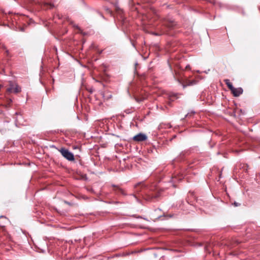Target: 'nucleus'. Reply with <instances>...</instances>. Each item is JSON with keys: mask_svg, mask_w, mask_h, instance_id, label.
Wrapping results in <instances>:
<instances>
[{"mask_svg": "<svg viewBox=\"0 0 260 260\" xmlns=\"http://www.w3.org/2000/svg\"><path fill=\"white\" fill-rule=\"evenodd\" d=\"M9 86V87L7 88V91L9 93H17L21 91V87L16 82L10 81Z\"/></svg>", "mask_w": 260, "mask_h": 260, "instance_id": "f257e3e1", "label": "nucleus"}, {"mask_svg": "<svg viewBox=\"0 0 260 260\" xmlns=\"http://www.w3.org/2000/svg\"><path fill=\"white\" fill-rule=\"evenodd\" d=\"M62 155L69 160H74V156L73 154L68 150L62 148L59 150Z\"/></svg>", "mask_w": 260, "mask_h": 260, "instance_id": "f03ea898", "label": "nucleus"}, {"mask_svg": "<svg viewBox=\"0 0 260 260\" xmlns=\"http://www.w3.org/2000/svg\"><path fill=\"white\" fill-rule=\"evenodd\" d=\"M179 83L181 84L183 87L184 88L188 86H192L197 83V81L194 79L190 80L188 78H185L182 81L178 80Z\"/></svg>", "mask_w": 260, "mask_h": 260, "instance_id": "7ed1b4c3", "label": "nucleus"}, {"mask_svg": "<svg viewBox=\"0 0 260 260\" xmlns=\"http://www.w3.org/2000/svg\"><path fill=\"white\" fill-rule=\"evenodd\" d=\"M147 136L143 134L140 133L133 137V140L137 142H142L147 139Z\"/></svg>", "mask_w": 260, "mask_h": 260, "instance_id": "20e7f679", "label": "nucleus"}, {"mask_svg": "<svg viewBox=\"0 0 260 260\" xmlns=\"http://www.w3.org/2000/svg\"><path fill=\"white\" fill-rule=\"evenodd\" d=\"M231 91L235 96H239L243 93V89L241 87L235 88L233 86Z\"/></svg>", "mask_w": 260, "mask_h": 260, "instance_id": "39448f33", "label": "nucleus"}, {"mask_svg": "<svg viewBox=\"0 0 260 260\" xmlns=\"http://www.w3.org/2000/svg\"><path fill=\"white\" fill-rule=\"evenodd\" d=\"M22 116L20 114H17V117H16V122L19 125H24L23 122L21 121Z\"/></svg>", "mask_w": 260, "mask_h": 260, "instance_id": "423d86ee", "label": "nucleus"}, {"mask_svg": "<svg viewBox=\"0 0 260 260\" xmlns=\"http://www.w3.org/2000/svg\"><path fill=\"white\" fill-rule=\"evenodd\" d=\"M224 82H225V84L227 85L228 88L231 90V89L233 88V86L232 84V83L230 82L229 79H225L224 80Z\"/></svg>", "mask_w": 260, "mask_h": 260, "instance_id": "0eeeda50", "label": "nucleus"}, {"mask_svg": "<svg viewBox=\"0 0 260 260\" xmlns=\"http://www.w3.org/2000/svg\"><path fill=\"white\" fill-rule=\"evenodd\" d=\"M113 187H116V189L119 190V191H120L121 192V193H122V194L124 193H123V190L121 188H119L118 186H116L113 185Z\"/></svg>", "mask_w": 260, "mask_h": 260, "instance_id": "6e6552de", "label": "nucleus"}, {"mask_svg": "<svg viewBox=\"0 0 260 260\" xmlns=\"http://www.w3.org/2000/svg\"><path fill=\"white\" fill-rule=\"evenodd\" d=\"M105 11H106V12L110 15H111V13H112V11L109 9V8H105Z\"/></svg>", "mask_w": 260, "mask_h": 260, "instance_id": "1a4fd4ad", "label": "nucleus"}, {"mask_svg": "<svg viewBox=\"0 0 260 260\" xmlns=\"http://www.w3.org/2000/svg\"><path fill=\"white\" fill-rule=\"evenodd\" d=\"M76 27L77 28V29L79 30V31L80 32L82 33V30H81V29H80L79 27H78V26H76Z\"/></svg>", "mask_w": 260, "mask_h": 260, "instance_id": "9d476101", "label": "nucleus"}, {"mask_svg": "<svg viewBox=\"0 0 260 260\" xmlns=\"http://www.w3.org/2000/svg\"><path fill=\"white\" fill-rule=\"evenodd\" d=\"M234 205L235 206L237 207V206H238L239 205V204H238V203H237L236 202H235L234 203Z\"/></svg>", "mask_w": 260, "mask_h": 260, "instance_id": "9b49d317", "label": "nucleus"}, {"mask_svg": "<svg viewBox=\"0 0 260 260\" xmlns=\"http://www.w3.org/2000/svg\"><path fill=\"white\" fill-rule=\"evenodd\" d=\"M0 218H6L4 216H1Z\"/></svg>", "mask_w": 260, "mask_h": 260, "instance_id": "f8f14e48", "label": "nucleus"}]
</instances>
